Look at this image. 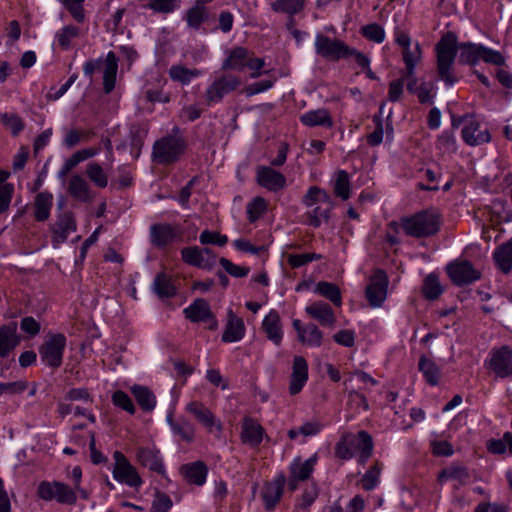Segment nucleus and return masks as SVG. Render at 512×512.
<instances>
[{"label": "nucleus", "instance_id": "1", "mask_svg": "<svg viewBox=\"0 0 512 512\" xmlns=\"http://www.w3.org/2000/svg\"><path fill=\"white\" fill-rule=\"evenodd\" d=\"M315 50L318 55L329 61H338L353 56L357 64L361 67L370 64V60L363 53L349 47L339 39L330 38L322 33L316 35Z\"/></svg>", "mask_w": 512, "mask_h": 512}, {"label": "nucleus", "instance_id": "2", "mask_svg": "<svg viewBox=\"0 0 512 512\" xmlns=\"http://www.w3.org/2000/svg\"><path fill=\"white\" fill-rule=\"evenodd\" d=\"M390 227L398 231L401 227L406 235L416 238L427 237L439 229V217L435 212L422 211L401 219V224L391 222Z\"/></svg>", "mask_w": 512, "mask_h": 512}, {"label": "nucleus", "instance_id": "3", "mask_svg": "<svg viewBox=\"0 0 512 512\" xmlns=\"http://www.w3.org/2000/svg\"><path fill=\"white\" fill-rule=\"evenodd\" d=\"M452 126L461 127V137L467 145L478 146L491 140L487 125L473 115L452 116Z\"/></svg>", "mask_w": 512, "mask_h": 512}, {"label": "nucleus", "instance_id": "4", "mask_svg": "<svg viewBox=\"0 0 512 512\" xmlns=\"http://www.w3.org/2000/svg\"><path fill=\"white\" fill-rule=\"evenodd\" d=\"M184 150L185 141L182 137L168 135L154 143L152 156L155 162L168 165L176 162Z\"/></svg>", "mask_w": 512, "mask_h": 512}, {"label": "nucleus", "instance_id": "5", "mask_svg": "<svg viewBox=\"0 0 512 512\" xmlns=\"http://www.w3.org/2000/svg\"><path fill=\"white\" fill-rule=\"evenodd\" d=\"M66 337L62 333H49L47 339L39 347L41 360L52 368L62 365L63 354L66 347Z\"/></svg>", "mask_w": 512, "mask_h": 512}, {"label": "nucleus", "instance_id": "6", "mask_svg": "<svg viewBox=\"0 0 512 512\" xmlns=\"http://www.w3.org/2000/svg\"><path fill=\"white\" fill-rule=\"evenodd\" d=\"M117 57L114 52L110 51L104 61L103 71V89L106 94H109L115 88L116 74L118 69ZM103 65L102 59L89 60L84 64V74L92 77L93 73L101 68Z\"/></svg>", "mask_w": 512, "mask_h": 512}, {"label": "nucleus", "instance_id": "7", "mask_svg": "<svg viewBox=\"0 0 512 512\" xmlns=\"http://www.w3.org/2000/svg\"><path fill=\"white\" fill-rule=\"evenodd\" d=\"M241 84L237 76L224 74L217 77L205 92V101L208 106L220 103L223 98L235 91Z\"/></svg>", "mask_w": 512, "mask_h": 512}, {"label": "nucleus", "instance_id": "8", "mask_svg": "<svg viewBox=\"0 0 512 512\" xmlns=\"http://www.w3.org/2000/svg\"><path fill=\"white\" fill-rule=\"evenodd\" d=\"M389 280L382 269L375 270L365 289V295L371 307H380L387 297Z\"/></svg>", "mask_w": 512, "mask_h": 512}, {"label": "nucleus", "instance_id": "9", "mask_svg": "<svg viewBox=\"0 0 512 512\" xmlns=\"http://www.w3.org/2000/svg\"><path fill=\"white\" fill-rule=\"evenodd\" d=\"M38 495L44 500H56L64 504H73L76 501L75 492L61 482H41L38 486Z\"/></svg>", "mask_w": 512, "mask_h": 512}, {"label": "nucleus", "instance_id": "10", "mask_svg": "<svg viewBox=\"0 0 512 512\" xmlns=\"http://www.w3.org/2000/svg\"><path fill=\"white\" fill-rule=\"evenodd\" d=\"M115 460L113 476L114 478L130 487H138L141 485L142 480L126 456L120 451H115L113 454Z\"/></svg>", "mask_w": 512, "mask_h": 512}, {"label": "nucleus", "instance_id": "11", "mask_svg": "<svg viewBox=\"0 0 512 512\" xmlns=\"http://www.w3.org/2000/svg\"><path fill=\"white\" fill-rule=\"evenodd\" d=\"M486 364L497 377H512V349L509 346L492 349Z\"/></svg>", "mask_w": 512, "mask_h": 512}, {"label": "nucleus", "instance_id": "12", "mask_svg": "<svg viewBox=\"0 0 512 512\" xmlns=\"http://www.w3.org/2000/svg\"><path fill=\"white\" fill-rule=\"evenodd\" d=\"M184 314L191 322H208L210 330H216L218 321L212 313L209 303L203 298H197L194 302L184 309Z\"/></svg>", "mask_w": 512, "mask_h": 512}, {"label": "nucleus", "instance_id": "13", "mask_svg": "<svg viewBox=\"0 0 512 512\" xmlns=\"http://www.w3.org/2000/svg\"><path fill=\"white\" fill-rule=\"evenodd\" d=\"M481 48L482 44L470 42L458 44L456 35L450 32V63L453 61L458 51H460V60L464 63L474 65L480 61Z\"/></svg>", "mask_w": 512, "mask_h": 512}, {"label": "nucleus", "instance_id": "14", "mask_svg": "<svg viewBox=\"0 0 512 512\" xmlns=\"http://www.w3.org/2000/svg\"><path fill=\"white\" fill-rule=\"evenodd\" d=\"M186 411L191 413L210 433H220L222 431L221 422L217 420L214 414L201 402L192 401L188 403Z\"/></svg>", "mask_w": 512, "mask_h": 512}, {"label": "nucleus", "instance_id": "15", "mask_svg": "<svg viewBox=\"0 0 512 512\" xmlns=\"http://www.w3.org/2000/svg\"><path fill=\"white\" fill-rule=\"evenodd\" d=\"M316 463V455L302 461L301 458H296L289 467V480L288 487L291 491L297 489L299 481L307 480L314 470Z\"/></svg>", "mask_w": 512, "mask_h": 512}, {"label": "nucleus", "instance_id": "16", "mask_svg": "<svg viewBox=\"0 0 512 512\" xmlns=\"http://www.w3.org/2000/svg\"><path fill=\"white\" fill-rule=\"evenodd\" d=\"M481 273L469 261L450 263V279L457 285H466L479 280Z\"/></svg>", "mask_w": 512, "mask_h": 512}, {"label": "nucleus", "instance_id": "17", "mask_svg": "<svg viewBox=\"0 0 512 512\" xmlns=\"http://www.w3.org/2000/svg\"><path fill=\"white\" fill-rule=\"evenodd\" d=\"M76 230V222L71 212H64L58 220L51 226L52 243L54 247H58L64 243L70 232Z\"/></svg>", "mask_w": 512, "mask_h": 512}, {"label": "nucleus", "instance_id": "18", "mask_svg": "<svg viewBox=\"0 0 512 512\" xmlns=\"http://www.w3.org/2000/svg\"><path fill=\"white\" fill-rule=\"evenodd\" d=\"M179 231L176 226L169 223H156L150 227V241L152 245L162 248L177 238Z\"/></svg>", "mask_w": 512, "mask_h": 512}, {"label": "nucleus", "instance_id": "19", "mask_svg": "<svg viewBox=\"0 0 512 512\" xmlns=\"http://www.w3.org/2000/svg\"><path fill=\"white\" fill-rule=\"evenodd\" d=\"M258 184L270 191H278L285 187V176L268 166H260L257 169Z\"/></svg>", "mask_w": 512, "mask_h": 512}, {"label": "nucleus", "instance_id": "20", "mask_svg": "<svg viewBox=\"0 0 512 512\" xmlns=\"http://www.w3.org/2000/svg\"><path fill=\"white\" fill-rule=\"evenodd\" d=\"M308 380V364L304 357L295 356L293 359L292 374L290 377L289 392L298 394Z\"/></svg>", "mask_w": 512, "mask_h": 512}, {"label": "nucleus", "instance_id": "21", "mask_svg": "<svg viewBox=\"0 0 512 512\" xmlns=\"http://www.w3.org/2000/svg\"><path fill=\"white\" fill-rule=\"evenodd\" d=\"M305 312L317 320L321 326L333 328L336 323V317L329 304L323 301H316L305 308Z\"/></svg>", "mask_w": 512, "mask_h": 512}, {"label": "nucleus", "instance_id": "22", "mask_svg": "<svg viewBox=\"0 0 512 512\" xmlns=\"http://www.w3.org/2000/svg\"><path fill=\"white\" fill-rule=\"evenodd\" d=\"M264 429L257 420L245 417L242 424L241 440L250 447H257L263 440Z\"/></svg>", "mask_w": 512, "mask_h": 512}, {"label": "nucleus", "instance_id": "23", "mask_svg": "<svg viewBox=\"0 0 512 512\" xmlns=\"http://www.w3.org/2000/svg\"><path fill=\"white\" fill-rule=\"evenodd\" d=\"M245 335V325L243 320L236 316L229 309L227 312V323L222 335V341L226 343L240 341Z\"/></svg>", "mask_w": 512, "mask_h": 512}, {"label": "nucleus", "instance_id": "24", "mask_svg": "<svg viewBox=\"0 0 512 512\" xmlns=\"http://www.w3.org/2000/svg\"><path fill=\"white\" fill-rule=\"evenodd\" d=\"M262 329L267 338L276 346H279L283 339L282 322L279 313L271 310L262 322Z\"/></svg>", "mask_w": 512, "mask_h": 512}, {"label": "nucleus", "instance_id": "25", "mask_svg": "<svg viewBox=\"0 0 512 512\" xmlns=\"http://www.w3.org/2000/svg\"><path fill=\"white\" fill-rule=\"evenodd\" d=\"M180 472L187 483L202 486L207 477L208 468L202 461H195L181 466Z\"/></svg>", "mask_w": 512, "mask_h": 512}, {"label": "nucleus", "instance_id": "26", "mask_svg": "<svg viewBox=\"0 0 512 512\" xmlns=\"http://www.w3.org/2000/svg\"><path fill=\"white\" fill-rule=\"evenodd\" d=\"M285 483V476L280 474L265 486L262 496L267 510L273 509L275 504L280 500Z\"/></svg>", "mask_w": 512, "mask_h": 512}, {"label": "nucleus", "instance_id": "27", "mask_svg": "<svg viewBox=\"0 0 512 512\" xmlns=\"http://www.w3.org/2000/svg\"><path fill=\"white\" fill-rule=\"evenodd\" d=\"M17 324L12 322L0 327V357L5 358L19 344Z\"/></svg>", "mask_w": 512, "mask_h": 512}, {"label": "nucleus", "instance_id": "28", "mask_svg": "<svg viewBox=\"0 0 512 512\" xmlns=\"http://www.w3.org/2000/svg\"><path fill=\"white\" fill-rule=\"evenodd\" d=\"M181 256L185 263L194 267L210 270L215 265V257H212V260L203 257L202 250L198 246L183 248Z\"/></svg>", "mask_w": 512, "mask_h": 512}, {"label": "nucleus", "instance_id": "29", "mask_svg": "<svg viewBox=\"0 0 512 512\" xmlns=\"http://www.w3.org/2000/svg\"><path fill=\"white\" fill-rule=\"evenodd\" d=\"M67 190L73 198L79 201L88 202L92 199L88 182L79 174L71 176Z\"/></svg>", "mask_w": 512, "mask_h": 512}, {"label": "nucleus", "instance_id": "30", "mask_svg": "<svg viewBox=\"0 0 512 512\" xmlns=\"http://www.w3.org/2000/svg\"><path fill=\"white\" fill-rule=\"evenodd\" d=\"M493 259L497 267L508 274L512 270V238L498 246L493 252Z\"/></svg>", "mask_w": 512, "mask_h": 512}, {"label": "nucleus", "instance_id": "31", "mask_svg": "<svg viewBox=\"0 0 512 512\" xmlns=\"http://www.w3.org/2000/svg\"><path fill=\"white\" fill-rule=\"evenodd\" d=\"M53 206V195L48 192H40L34 200V217L39 222L48 220Z\"/></svg>", "mask_w": 512, "mask_h": 512}, {"label": "nucleus", "instance_id": "32", "mask_svg": "<svg viewBox=\"0 0 512 512\" xmlns=\"http://www.w3.org/2000/svg\"><path fill=\"white\" fill-rule=\"evenodd\" d=\"M137 458L144 467H148L150 470L159 474H163L165 472V468L158 451H154L150 448H140L137 452Z\"/></svg>", "mask_w": 512, "mask_h": 512}, {"label": "nucleus", "instance_id": "33", "mask_svg": "<svg viewBox=\"0 0 512 512\" xmlns=\"http://www.w3.org/2000/svg\"><path fill=\"white\" fill-rule=\"evenodd\" d=\"M301 122L309 127L315 126H324V127H332L333 121L332 118L326 109H317L304 113L300 117Z\"/></svg>", "mask_w": 512, "mask_h": 512}, {"label": "nucleus", "instance_id": "34", "mask_svg": "<svg viewBox=\"0 0 512 512\" xmlns=\"http://www.w3.org/2000/svg\"><path fill=\"white\" fill-rule=\"evenodd\" d=\"M437 67L442 80L448 83V33L436 44Z\"/></svg>", "mask_w": 512, "mask_h": 512}, {"label": "nucleus", "instance_id": "35", "mask_svg": "<svg viewBox=\"0 0 512 512\" xmlns=\"http://www.w3.org/2000/svg\"><path fill=\"white\" fill-rule=\"evenodd\" d=\"M131 392L143 411L150 412L155 408L156 397L148 387L134 385L131 387Z\"/></svg>", "mask_w": 512, "mask_h": 512}, {"label": "nucleus", "instance_id": "36", "mask_svg": "<svg viewBox=\"0 0 512 512\" xmlns=\"http://www.w3.org/2000/svg\"><path fill=\"white\" fill-rule=\"evenodd\" d=\"M247 58V49L236 47L229 52L227 59L222 64V69L242 71L246 67Z\"/></svg>", "mask_w": 512, "mask_h": 512}, {"label": "nucleus", "instance_id": "37", "mask_svg": "<svg viewBox=\"0 0 512 512\" xmlns=\"http://www.w3.org/2000/svg\"><path fill=\"white\" fill-rule=\"evenodd\" d=\"M153 291L159 298H171L176 295V287L170 276L166 273H158L153 282Z\"/></svg>", "mask_w": 512, "mask_h": 512}, {"label": "nucleus", "instance_id": "38", "mask_svg": "<svg viewBox=\"0 0 512 512\" xmlns=\"http://www.w3.org/2000/svg\"><path fill=\"white\" fill-rule=\"evenodd\" d=\"M306 0H275L271 3V9L276 13H284L294 16L305 7Z\"/></svg>", "mask_w": 512, "mask_h": 512}, {"label": "nucleus", "instance_id": "39", "mask_svg": "<svg viewBox=\"0 0 512 512\" xmlns=\"http://www.w3.org/2000/svg\"><path fill=\"white\" fill-rule=\"evenodd\" d=\"M315 292L331 301L337 307H340L342 304L340 289L334 283L321 281L316 285Z\"/></svg>", "mask_w": 512, "mask_h": 512}, {"label": "nucleus", "instance_id": "40", "mask_svg": "<svg viewBox=\"0 0 512 512\" xmlns=\"http://www.w3.org/2000/svg\"><path fill=\"white\" fill-rule=\"evenodd\" d=\"M201 71L198 69H188L183 65H172L169 69V76L173 81L187 85L190 81L198 77Z\"/></svg>", "mask_w": 512, "mask_h": 512}, {"label": "nucleus", "instance_id": "41", "mask_svg": "<svg viewBox=\"0 0 512 512\" xmlns=\"http://www.w3.org/2000/svg\"><path fill=\"white\" fill-rule=\"evenodd\" d=\"M86 176L98 188L103 189L108 185V176L103 167L97 162L87 164Z\"/></svg>", "mask_w": 512, "mask_h": 512}, {"label": "nucleus", "instance_id": "42", "mask_svg": "<svg viewBox=\"0 0 512 512\" xmlns=\"http://www.w3.org/2000/svg\"><path fill=\"white\" fill-rule=\"evenodd\" d=\"M333 208V201H330V206L327 205H319L315 207L313 210L307 212L306 216L308 218L307 223L317 228L321 225V223L328 222L330 218V211Z\"/></svg>", "mask_w": 512, "mask_h": 512}, {"label": "nucleus", "instance_id": "43", "mask_svg": "<svg viewBox=\"0 0 512 512\" xmlns=\"http://www.w3.org/2000/svg\"><path fill=\"white\" fill-rule=\"evenodd\" d=\"M173 433L186 443H191L195 437V426L187 419L181 417L172 424Z\"/></svg>", "mask_w": 512, "mask_h": 512}, {"label": "nucleus", "instance_id": "44", "mask_svg": "<svg viewBox=\"0 0 512 512\" xmlns=\"http://www.w3.org/2000/svg\"><path fill=\"white\" fill-rule=\"evenodd\" d=\"M208 16L207 8L195 2V5L186 12L187 24L190 28L197 30L208 19Z\"/></svg>", "mask_w": 512, "mask_h": 512}, {"label": "nucleus", "instance_id": "45", "mask_svg": "<svg viewBox=\"0 0 512 512\" xmlns=\"http://www.w3.org/2000/svg\"><path fill=\"white\" fill-rule=\"evenodd\" d=\"M331 200V196L325 190L317 186L310 187L306 195L303 197V203L307 207H311L317 203L320 205L330 206Z\"/></svg>", "mask_w": 512, "mask_h": 512}, {"label": "nucleus", "instance_id": "46", "mask_svg": "<svg viewBox=\"0 0 512 512\" xmlns=\"http://www.w3.org/2000/svg\"><path fill=\"white\" fill-rule=\"evenodd\" d=\"M298 340L304 345L319 347L322 344L323 333L315 324L309 323L305 326V332L300 335Z\"/></svg>", "mask_w": 512, "mask_h": 512}, {"label": "nucleus", "instance_id": "47", "mask_svg": "<svg viewBox=\"0 0 512 512\" xmlns=\"http://www.w3.org/2000/svg\"><path fill=\"white\" fill-rule=\"evenodd\" d=\"M422 293L426 299L435 300L442 293V287L435 274H429L423 282Z\"/></svg>", "mask_w": 512, "mask_h": 512}, {"label": "nucleus", "instance_id": "48", "mask_svg": "<svg viewBox=\"0 0 512 512\" xmlns=\"http://www.w3.org/2000/svg\"><path fill=\"white\" fill-rule=\"evenodd\" d=\"M334 193L337 197L347 200L350 197V181L349 175L344 170H339L336 173L334 181Z\"/></svg>", "mask_w": 512, "mask_h": 512}, {"label": "nucleus", "instance_id": "49", "mask_svg": "<svg viewBox=\"0 0 512 512\" xmlns=\"http://www.w3.org/2000/svg\"><path fill=\"white\" fill-rule=\"evenodd\" d=\"M357 449L360 451L359 462L364 464L373 452V440L368 432L364 430L358 432Z\"/></svg>", "mask_w": 512, "mask_h": 512}, {"label": "nucleus", "instance_id": "50", "mask_svg": "<svg viewBox=\"0 0 512 512\" xmlns=\"http://www.w3.org/2000/svg\"><path fill=\"white\" fill-rule=\"evenodd\" d=\"M419 369L424 374L427 382L431 385H436L439 379V370L434 362L421 357L419 361Z\"/></svg>", "mask_w": 512, "mask_h": 512}, {"label": "nucleus", "instance_id": "51", "mask_svg": "<svg viewBox=\"0 0 512 512\" xmlns=\"http://www.w3.org/2000/svg\"><path fill=\"white\" fill-rule=\"evenodd\" d=\"M381 473V465L378 461L361 478L362 487L370 491L376 487Z\"/></svg>", "mask_w": 512, "mask_h": 512}, {"label": "nucleus", "instance_id": "52", "mask_svg": "<svg viewBox=\"0 0 512 512\" xmlns=\"http://www.w3.org/2000/svg\"><path fill=\"white\" fill-rule=\"evenodd\" d=\"M421 58V49L419 44L417 43L415 49L413 51L410 50V47L403 50V60L406 65V75L412 76L416 63Z\"/></svg>", "mask_w": 512, "mask_h": 512}, {"label": "nucleus", "instance_id": "53", "mask_svg": "<svg viewBox=\"0 0 512 512\" xmlns=\"http://www.w3.org/2000/svg\"><path fill=\"white\" fill-rule=\"evenodd\" d=\"M79 35V28L73 25L65 26L60 32L57 33L56 39L62 49H68L71 40Z\"/></svg>", "mask_w": 512, "mask_h": 512}, {"label": "nucleus", "instance_id": "54", "mask_svg": "<svg viewBox=\"0 0 512 512\" xmlns=\"http://www.w3.org/2000/svg\"><path fill=\"white\" fill-rule=\"evenodd\" d=\"M266 210V202L262 197H256L254 198L248 205H247V214L248 219L251 223L255 222L257 219H259Z\"/></svg>", "mask_w": 512, "mask_h": 512}, {"label": "nucleus", "instance_id": "55", "mask_svg": "<svg viewBox=\"0 0 512 512\" xmlns=\"http://www.w3.org/2000/svg\"><path fill=\"white\" fill-rule=\"evenodd\" d=\"M2 123L11 130L13 136L18 135L24 129L23 120L16 114H0Z\"/></svg>", "mask_w": 512, "mask_h": 512}, {"label": "nucleus", "instance_id": "56", "mask_svg": "<svg viewBox=\"0 0 512 512\" xmlns=\"http://www.w3.org/2000/svg\"><path fill=\"white\" fill-rule=\"evenodd\" d=\"M362 35L373 42L381 43L385 38V32L382 26L377 23H371L361 28Z\"/></svg>", "mask_w": 512, "mask_h": 512}, {"label": "nucleus", "instance_id": "57", "mask_svg": "<svg viewBox=\"0 0 512 512\" xmlns=\"http://www.w3.org/2000/svg\"><path fill=\"white\" fill-rule=\"evenodd\" d=\"M321 258L322 256L317 253L290 254L287 257V262L292 268H299Z\"/></svg>", "mask_w": 512, "mask_h": 512}, {"label": "nucleus", "instance_id": "58", "mask_svg": "<svg viewBox=\"0 0 512 512\" xmlns=\"http://www.w3.org/2000/svg\"><path fill=\"white\" fill-rule=\"evenodd\" d=\"M62 4L69 11L71 16L79 23L84 22L85 12L83 8L84 0H61Z\"/></svg>", "mask_w": 512, "mask_h": 512}, {"label": "nucleus", "instance_id": "59", "mask_svg": "<svg viewBox=\"0 0 512 512\" xmlns=\"http://www.w3.org/2000/svg\"><path fill=\"white\" fill-rule=\"evenodd\" d=\"M112 402L115 406L127 411L130 414L135 413V406L127 393L118 390L112 395Z\"/></svg>", "mask_w": 512, "mask_h": 512}, {"label": "nucleus", "instance_id": "60", "mask_svg": "<svg viewBox=\"0 0 512 512\" xmlns=\"http://www.w3.org/2000/svg\"><path fill=\"white\" fill-rule=\"evenodd\" d=\"M480 52V61L496 66H502L505 63V58L499 51L482 45Z\"/></svg>", "mask_w": 512, "mask_h": 512}, {"label": "nucleus", "instance_id": "61", "mask_svg": "<svg viewBox=\"0 0 512 512\" xmlns=\"http://www.w3.org/2000/svg\"><path fill=\"white\" fill-rule=\"evenodd\" d=\"M200 243L203 245L214 244L219 247L224 246L228 242V238L225 235H221L218 232L204 230L199 237Z\"/></svg>", "mask_w": 512, "mask_h": 512}, {"label": "nucleus", "instance_id": "62", "mask_svg": "<svg viewBox=\"0 0 512 512\" xmlns=\"http://www.w3.org/2000/svg\"><path fill=\"white\" fill-rule=\"evenodd\" d=\"M219 263L233 277H245L250 271L248 267L236 265L224 257L220 258Z\"/></svg>", "mask_w": 512, "mask_h": 512}, {"label": "nucleus", "instance_id": "63", "mask_svg": "<svg viewBox=\"0 0 512 512\" xmlns=\"http://www.w3.org/2000/svg\"><path fill=\"white\" fill-rule=\"evenodd\" d=\"M178 2L179 0H152L145 7L158 13H170L177 7Z\"/></svg>", "mask_w": 512, "mask_h": 512}, {"label": "nucleus", "instance_id": "64", "mask_svg": "<svg viewBox=\"0 0 512 512\" xmlns=\"http://www.w3.org/2000/svg\"><path fill=\"white\" fill-rule=\"evenodd\" d=\"M14 193V185L5 183L0 186V214H3L9 209L12 196Z\"/></svg>", "mask_w": 512, "mask_h": 512}]
</instances>
